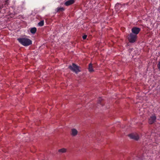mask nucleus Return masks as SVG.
<instances>
[{"mask_svg":"<svg viewBox=\"0 0 160 160\" xmlns=\"http://www.w3.org/2000/svg\"><path fill=\"white\" fill-rule=\"evenodd\" d=\"M156 117L155 115H153L149 118L148 122L150 124H152L156 120Z\"/></svg>","mask_w":160,"mask_h":160,"instance_id":"0eeeda50","label":"nucleus"},{"mask_svg":"<svg viewBox=\"0 0 160 160\" xmlns=\"http://www.w3.org/2000/svg\"><path fill=\"white\" fill-rule=\"evenodd\" d=\"M64 10V9L63 7H58L56 9V11L58 12H59L61 11H62Z\"/></svg>","mask_w":160,"mask_h":160,"instance_id":"9b49d317","label":"nucleus"},{"mask_svg":"<svg viewBox=\"0 0 160 160\" xmlns=\"http://www.w3.org/2000/svg\"><path fill=\"white\" fill-rule=\"evenodd\" d=\"M74 0H69L67 1L65 3V5L66 6H68L71 5L74 3Z\"/></svg>","mask_w":160,"mask_h":160,"instance_id":"1a4fd4ad","label":"nucleus"},{"mask_svg":"<svg viewBox=\"0 0 160 160\" xmlns=\"http://www.w3.org/2000/svg\"><path fill=\"white\" fill-rule=\"evenodd\" d=\"M124 7V5H122L119 3H117L115 7V9L117 12L119 11H121L123 10V8Z\"/></svg>","mask_w":160,"mask_h":160,"instance_id":"20e7f679","label":"nucleus"},{"mask_svg":"<svg viewBox=\"0 0 160 160\" xmlns=\"http://www.w3.org/2000/svg\"><path fill=\"white\" fill-rule=\"evenodd\" d=\"M2 8H0V9H1Z\"/></svg>","mask_w":160,"mask_h":160,"instance_id":"a211bd4d","label":"nucleus"},{"mask_svg":"<svg viewBox=\"0 0 160 160\" xmlns=\"http://www.w3.org/2000/svg\"><path fill=\"white\" fill-rule=\"evenodd\" d=\"M137 36L131 33L128 37V38L129 41L131 43L135 42L136 40Z\"/></svg>","mask_w":160,"mask_h":160,"instance_id":"7ed1b4c3","label":"nucleus"},{"mask_svg":"<svg viewBox=\"0 0 160 160\" xmlns=\"http://www.w3.org/2000/svg\"><path fill=\"white\" fill-rule=\"evenodd\" d=\"M78 133V131L75 128L72 129L71 130V134L72 136H76Z\"/></svg>","mask_w":160,"mask_h":160,"instance_id":"6e6552de","label":"nucleus"},{"mask_svg":"<svg viewBox=\"0 0 160 160\" xmlns=\"http://www.w3.org/2000/svg\"><path fill=\"white\" fill-rule=\"evenodd\" d=\"M129 137L131 139L138 140L139 138V137L137 133H132L128 135Z\"/></svg>","mask_w":160,"mask_h":160,"instance_id":"423d86ee","label":"nucleus"},{"mask_svg":"<svg viewBox=\"0 0 160 160\" xmlns=\"http://www.w3.org/2000/svg\"><path fill=\"white\" fill-rule=\"evenodd\" d=\"M68 68L72 71L76 73L80 72L79 67L74 63H72V65H70Z\"/></svg>","mask_w":160,"mask_h":160,"instance_id":"f03ea898","label":"nucleus"},{"mask_svg":"<svg viewBox=\"0 0 160 160\" xmlns=\"http://www.w3.org/2000/svg\"><path fill=\"white\" fill-rule=\"evenodd\" d=\"M17 40L20 43L24 46H28L32 43V41L27 38H18Z\"/></svg>","mask_w":160,"mask_h":160,"instance_id":"f257e3e1","label":"nucleus"},{"mask_svg":"<svg viewBox=\"0 0 160 160\" xmlns=\"http://www.w3.org/2000/svg\"><path fill=\"white\" fill-rule=\"evenodd\" d=\"M157 67L158 69L160 71V61L158 62V63L157 65Z\"/></svg>","mask_w":160,"mask_h":160,"instance_id":"2eb2a0df","label":"nucleus"},{"mask_svg":"<svg viewBox=\"0 0 160 160\" xmlns=\"http://www.w3.org/2000/svg\"><path fill=\"white\" fill-rule=\"evenodd\" d=\"M88 70L90 72H92L93 71L92 65L91 63H90L89 65Z\"/></svg>","mask_w":160,"mask_h":160,"instance_id":"f8f14e48","label":"nucleus"},{"mask_svg":"<svg viewBox=\"0 0 160 160\" xmlns=\"http://www.w3.org/2000/svg\"><path fill=\"white\" fill-rule=\"evenodd\" d=\"M141 30L140 28L136 27H133L131 30L132 34L137 35Z\"/></svg>","mask_w":160,"mask_h":160,"instance_id":"39448f33","label":"nucleus"},{"mask_svg":"<svg viewBox=\"0 0 160 160\" xmlns=\"http://www.w3.org/2000/svg\"><path fill=\"white\" fill-rule=\"evenodd\" d=\"M38 25L39 26H42L44 25V21H41L38 23Z\"/></svg>","mask_w":160,"mask_h":160,"instance_id":"4468645a","label":"nucleus"},{"mask_svg":"<svg viewBox=\"0 0 160 160\" xmlns=\"http://www.w3.org/2000/svg\"><path fill=\"white\" fill-rule=\"evenodd\" d=\"M37 31V28H31L30 32L34 34Z\"/></svg>","mask_w":160,"mask_h":160,"instance_id":"ddd939ff","label":"nucleus"},{"mask_svg":"<svg viewBox=\"0 0 160 160\" xmlns=\"http://www.w3.org/2000/svg\"><path fill=\"white\" fill-rule=\"evenodd\" d=\"M67 151V149L65 148H62L58 150V152L60 154H62L65 153Z\"/></svg>","mask_w":160,"mask_h":160,"instance_id":"9d476101","label":"nucleus"},{"mask_svg":"<svg viewBox=\"0 0 160 160\" xmlns=\"http://www.w3.org/2000/svg\"><path fill=\"white\" fill-rule=\"evenodd\" d=\"M98 103H100V100H99L98 102Z\"/></svg>","mask_w":160,"mask_h":160,"instance_id":"f3484780","label":"nucleus"},{"mask_svg":"<svg viewBox=\"0 0 160 160\" xmlns=\"http://www.w3.org/2000/svg\"><path fill=\"white\" fill-rule=\"evenodd\" d=\"M87 37V36L86 35H84L82 37L83 39L84 40Z\"/></svg>","mask_w":160,"mask_h":160,"instance_id":"dca6fc26","label":"nucleus"}]
</instances>
